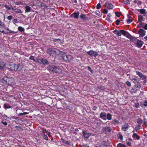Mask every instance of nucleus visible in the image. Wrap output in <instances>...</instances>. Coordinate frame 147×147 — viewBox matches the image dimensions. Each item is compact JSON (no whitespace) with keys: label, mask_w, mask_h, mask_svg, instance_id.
<instances>
[{"label":"nucleus","mask_w":147,"mask_h":147,"mask_svg":"<svg viewBox=\"0 0 147 147\" xmlns=\"http://www.w3.org/2000/svg\"><path fill=\"white\" fill-rule=\"evenodd\" d=\"M21 65L11 63H10L8 67V68L11 70L15 71H20L22 69Z\"/></svg>","instance_id":"1"},{"label":"nucleus","mask_w":147,"mask_h":147,"mask_svg":"<svg viewBox=\"0 0 147 147\" xmlns=\"http://www.w3.org/2000/svg\"><path fill=\"white\" fill-rule=\"evenodd\" d=\"M48 69L50 71L59 74H61L62 71L61 68L55 66H49Z\"/></svg>","instance_id":"2"},{"label":"nucleus","mask_w":147,"mask_h":147,"mask_svg":"<svg viewBox=\"0 0 147 147\" xmlns=\"http://www.w3.org/2000/svg\"><path fill=\"white\" fill-rule=\"evenodd\" d=\"M113 32L118 36H121L122 34L127 37H129L130 36L128 34V32L123 30H117L116 29L114 30Z\"/></svg>","instance_id":"3"},{"label":"nucleus","mask_w":147,"mask_h":147,"mask_svg":"<svg viewBox=\"0 0 147 147\" xmlns=\"http://www.w3.org/2000/svg\"><path fill=\"white\" fill-rule=\"evenodd\" d=\"M62 58L66 62H70L73 59V56L69 55H67L65 53H63L62 54Z\"/></svg>","instance_id":"4"},{"label":"nucleus","mask_w":147,"mask_h":147,"mask_svg":"<svg viewBox=\"0 0 147 147\" xmlns=\"http://www.w3.org/2000/svg\"><path fill=\"white\" fill-rule=\"evenodd\" d=\"M58 50L56 49H47V53L50 55L54 56L57 54Z\"/></svg>","instance_id":"5"},{"label":"nucleus","mask_w":147,"mask_h":147,"mask_svg":"<svg viewBox=\"0 0 147 147\" xmlns=\"http://www.w3.org/2000/svg\"><path fill=\"white\" fill-rule=\"evenodd\" d=\"M136 74L140 77V78H141L142 80H143L144 84L146 82V76L144 75L142 73L138 71H136Z\"/></svg>","instance_id":"6"},{"label":"nucleus","mask_w":147,"mask_h":147,"mask_svg":"<svg viewBox=\"0 0 147 147\" xmlns=\"http://www.w3.org/2000/svg\"><path fill=\"white\" fill-rule=\"evenodd\" d=\"M36 61L39 63H42L44 65L47 64L48 63V61L47 59L42 58L37 59Z\"/></svg>","instance_id":"7"},{"label":"nucleus","mask_w":147,"mask_h":147,"mask_svg":"<svg viewBox=\"0 0 147 147\" xmlns=\"http://www.w3.org/2000/svg\"><path fill=\"white\" fill-rule=\"evenodd\" d=\"M146 31L142 29H139L138 32V34H139L140 37H143L145 35Z\"/></svg>","instance_id":"8"},{"label":"nucleus","mask_w":147,"mask_h":147,"mask_svg":"<svg viewBox=\"0 0 147 147\" xmlns=\"http://www.w3.org/2000/svg\"><path fill=\"white\" fill-rule=\"evenodd\" d=\"M87 54L91 56H93L96 57L98 55V53L96 51H94L92 50H91L90 51L87 52Z\"/></svg>","instance_id":"9"},{"label":"nucleus","mask_w":147,"mask_h":147,"mask_svg":"<svg viewBox=\"0 0 147 147\" xmlns=\"http://www.w3.org/2000/svg\"><path fill=\"white\" fill-rule=\"evenodd\" d=\"M16 84L15 81L13 78H9V82H8V84L10 86H13Z\"/></svg>","instance_id":"10"},{"label":"nucleus","mask_w":147,"mask_h":147,"mask_svg":"<svg viewBox=\"0 0 147 147\" xmlns=\"http://www.w3.org/2000/svg\"><path fill=\"white\" fill-rule=\"evenodd\" d=\"M128 34L129 35V37L127 38H130V40L133 42L135 44L138 39L136 37L131 36V35L128 32Z\"/></svg>","instance_id":"11"},{"label":"nucleus","mask_w":147,"mask_h":147,"mask_svg":"<svg viewBox=\"0 0 147 147\" xmlns=\"http://www.w3.org/2000/svg\"><path fill=\"white\" fill-rule=\"evenodd\" d=\"M129 125L127 123H124L122 126V129L124 131H126L128 129Z\"/></svg>","instance_id":"12"},{"label":"nucleus","mask_w":147,"mask_h":147,"mask_svg":"<svg viewBox=\"0 0 147 147\" xmlns=\"http://www.w3.org/2000/svg\"><path fill=\"white\" fill-rule=\"evenodd\" d=\"M144 44V42L142 40H138L135 44L139 48L141 47Z\"/></svg>","instance_id":"13"},{"label":"nucleus","mask_w":147,"mask_h":147,"mask_svg":"<svg viewBox=\"0 0 147 147\" xmlns=\"http://www.w3.org/2000/svg\"><path fill=\"white\" fill-rule=\"evenodd\" d=\"M112 129L111 128L109 127H104L102 128V130L105 133L107 132H110Z\"/></svg>","instance_id":"14"},{"label":"nucleus","mask_w":147,"mask_h":147,"mask_svg":"<svg viewBox=\"0 0 147 147\" xmlns=\"http://www.w3.org/2000/svg\"><path fill=\"white\" fill-rule=\"evenodd\" d=\"M105 5L107 7V9H112L113 8V5L111 3L108 2H106L105 3Z\"/></svg>","instance_id":"15"},{"label":"nucleus","mask_w":147,"mask_h":147,"mask_svg":"<svg viewBox=\"0 0 147 147\" xmlns=\"http://www.w3.org/2000/svg\"><path fill=\"white\" fill-rule=\"evenodd\" d=\"M83 134V136H84V138H88V137L90 136L91 134L88 133L86 131H83L82 132Z\"/></svg>","instance_id":"16"},{"label":"nucleus","mask_w":147,"mask_h":147,"mask_svg":"<svg viewBox=\"0 0 147 147\" xmlns=\"http://www.w3.org/2000/svg\"><path fill=\"white\" fill-rule=\"evenodd\" d=\"M79 14V12H75L70 17H74L75 18L77 19L78 18V16Z\"/></svg>","instance_id":"17"},{"label":"nucleus","mask_w":147,"mask_h":147,"mask_svg":"<svg viewBox=\"0 0 147 147\" xmlns=\"http://www.w3.org/2000/svg\"><path fill=\"white\" fill-rule=\"evenodd\" d=\"M9 79V78L6 77H4L2 80V82L5 84H8Z\"/></svg>","instance_id":"18"},{"label":"nucleus","mask_w":147,"mask_h":147,"mask_svg":"<svg viewBox=\"0 0 147 147\" xmlns=\"http://www.w3.org/2000/svg\"><path fill=\"white\" fill-rule=\"evenodd\" d=\"M6 64L3 61H0V69H3L5 67Z\"/></svg>","instance_id":"19"},{"label":"nucleus","mask_w":147,"mask_h":147,"mask_svg":"<svg viewBox=\"0 0 147 147\" xmlns=\"http://www.w3.org/2000/svg\"><path fill=\"white\" fill-rule=\"evenodd\" d=\"M106 116V113L105 112H102L100 114V118L104 120H106L107 119Z\"/></svg>","instance_id":"20"},{"label":"nucleus","mask_w":147,"mask_h":147,"mask_svg":"<svg viewBox=\"0 0 147 147\" xmlns=\"http://www.w3.org/2000/svg\"><path fill=\"white\" fill-rule=\"evenodd\" d=\"M5 29L7 30V31H4V34H8L9 33H14L15 32L12 31L11 30H10L9 28H7L5 27Z\"/></svg>","instance_id":"21"},{"label":"nucleus","mask_w":147,"mask_h":147,"mask_svg":"<svg viewBox=\"0 0 147 147\" xmlns=\"http://www.w3.org/2000/svg\"><path fill=\"white\" fill-rule=\"evenodd\" d=\"M5 27L4 25H0V32L4 34V29H5Z\"/></svg>","instance_id":"22"},{"label":"nucleus","mask_w":147,"mask_h":147,"mask_svg":"<svg viewBox=\"0 0 147 147\" xmlns=\"http://www.w3.org/2000/svg\"><path fill=\"white\" fill-rule=\"evenodd\" d=\"M138 12H139L140 13L142 14H144L146 12V10L145 9H138Z\"/></svg>","instance_id":"23"},{"label":"nucleus","mask_w":147,"mask_h":147,"mask_svg":"<svg viewBox=\"0 0 147 147\" xmlns=\"http://www.w3.org/2000/svg\"><path fill=\"white\" fill-rule=\"evenodd\" d=\"M132 136L134 138H135V139H137V140H139L140 138V136H139L138 135H137L136 133L134 134H133Z\"/></svg>","instance_id":"24"},{"label":"nucleus","mask_w":147,"mask_h":147,"mask_svg":"<svg viewBox=\"0 0 147 147\" xmlns=\"http://www.w3.org/2000/svg\"><path fill=\"white\" fill-rule=\"evenodd\" d=\"M133 21V18L131 17H128L127 19L126 20V21L128 24L132 22Z\"/></svg>","instance_id":"25"},{"label":"nucleus","mask_w":147,"mask_h":147,"mask_svg":"<svg viewBox=\"0 0 147 147\" xmlns=\"http://www.w3.org/2000/svg\"><path fill=\"white\" fill-rule=\"evenodd\" d=\"M145 24V23H143L141 22H140L139 24L137 26V27L138 28H140V27H142L143 28L144 26V25Z\"/></svg>","instance_id":"26"},{"label":"nucleus","mask_w":147,"mask_h":147,"mask_svg":"<svg viewBox=\"0 0 147 147\" xmlns=\"http://www.w3.org/2000/svg\"><path fill=\"white\" fill-rule=\"evenodd\" d=\"M25 8L26 9V12H28L31 11L30 9H31V8L29 6H26Z\"/></svg>","instance_id":"27"},{"label":"nucleus","mask_w":147,"mask_h":147,"mask_svg":"<svg viewBox=\"0 0 147 147\" xmlns=\"http://www.w3.org/2000/svg\"><path fill=\"white\" fill-rule=\"evenodd\" d=\"M15 13H22V11L19 9L16 8L15 9V11H14Z\"/></svg>","instance_id":"28"},{"label":"nucleus","mask_w":147,"mask_h":147,"mask_svg":"<svg viewBox=\"0 0 147 147\" xmlns=\"http://www.w3.org/2000/svg\"><path fill=\"white\" fill-rule=\"evenodd\" d=\"M143 121L140 118H139L137 120V123L138 124V125H140L142 123Z\"/></svg>","instance_id":"29"},{"label":"nucleus","mask_w":147,"mask_h":147,"mask_svg":"<svg viewBox=\"0 0 147 147\" xmlns=\"http://www.w3.org/2000/svg\"><path fill=\"white\" fill-rule=\"evenodd\" d=\"M62 143L65 144V145H68L69 146L70 145L69 142L66 140H63Z\"/></svg>","instance_id":"30"},{"label":"nucleus","mask_w":147,"mask_h":147,"mask_svg":"<svg viewBox=\"0 0 147 147\" xmlns=\"http://www.w3.org/2000/svg\"><path fill=\"white\" fill-rule=\"evenodd\" d=\"M143 17L141 15H139L138 16V20L140 22H141L143 21Z\"/></svg>","instance_id":"31"},{"label":"nucleus","mask_w":147,"mask_h":147,"mask_svg":"<svg viewBox=\"0 0 147 147\" xmlns=\"http://www.w3.org/2000/svg\"><path fill=\"white\" fill-rule=\"evenodd\" d=\"M18 30L20 32H24V28L21 26H19L18 28Z\"/></svg>","instance_id":"32"},{"label":"nucleus","mask_w":147,"mask_h":147,"mask_svg":"<svg viewBox=\"0 0 147 147\" xmlns=\"http://www.w3.org/2000/svg\"><path fill=\"white\" fill-rule=\"evenodd\" d=\"M80 17L83 20H85L86 18V15L82 13L81 14L80 16Z\"/></svg>","instance_id":"33"},{"label":"nucleus","mask_w":147,"mask_h":147,"mask_svg":"<svg viewBox=\"0 0 147 147\" xmlns=\"http://www.w3.org/2000/svg\"><path fill=\"white\" fill-rule=\"evenodd\" d=\"M107 119L109 120H111L112 119V115H111L108 113L107 115Z\"/></svg>","instance_id":"34"},{"label":"nucleus","mask_w":147,"mask_h":147,"mask_svg":"<svg viewBox=\"0 0 147 147\" xmlns=\"http://www.w3.org/2000/svg\"><path fill=\"white\" fill-rule=\"evenodd\" d=\"M134 3H136L138 5H141L142 3V2L138 0H135L134 1Z\"/></svg>","instance_id":"35"},{"label":"nucleus","mask_w":147,"mask_h":147,"mask_svg":"<svg viewBox=\"0 0 147 147\" xmlns=\"http://www.w3.org/2000/svg\"><path fill=\"white\" fill-rule=\"evenodd\" d=\"M141 126L140 125H138L137 126L135 127V130L137 131L138 130H139L140 129Z\"/></svg>","instance_id":"36"},{"label":"nucleus","mask_w":147,"mask_h":147,"mask_svg":"<svg viewBox=\"0 0 147 147\" xmlns=\"http://www.w3.org/2000/svg\"><path fill=\"white\" fill-rule=\"evenodd\" d=\"M117 147H126V146L124 145L119 143L117 145Z\"/></svg>","instance_id":"37"},{"label":"nucleus","mask_w":147,"mask_h":147,"mask_svg":"<svg viewBox=\"0 0 147 147\" xmlns=\"http://www.w3.org/2000/svg\"><path fill=\"white\" fill-rule=\"evenodd\" d=\"M4 107L5 109L9 108H11V107L10 106L7 105H4Z\"/></svg>","instance_id":"38"},{"label":"nucleus","mask_w":147,"mask_h":147,"mask_svg":"<svg viewBox=\"0 0 147 147\" xmlns=\"http://www.w3.org/2000/svg\"><path fill=\"white\" fill-rule=\"evenodd\" d=\"M131 80L134 81V82L135 83H137L138 82V81L136 80V78L131 79Z\"/></svg>","instance_id":"39"},{"label":"nucleus","mask_w":147,"mask_h":147,"mask_svg":"<svg viewBox=\"0 0 147 147\" xmlns=\"http://www.w3.org/2000/svg\"><path fill=\"white\" fill-rule=\"evenodd\" d=\"M96 8L98 9H100L101 7V5L100 3L98 4L96 7Z\"/></svg>","instance_id":"40"},{"label":"nucleus","mask_w":147,"mask_h":147,"mask_svg":"<svg viewBox=\"0 0 147 147\" xmlns=\"http://www.w3.org/2000/svg\"><path fill=\"white\" fill-rule=\"evenodd\" d=\"M41 6L43 8H45L47 7L46 5L45 4H44L43 3H42L41 4Z\"/></svg>","instance_id":"41"},{"label":"nucleus","mask_w":147,"mask_h":147,"mask_svg":"<svg viewBox=\"0 0 147 147\" xmlns=\"http://www.w3.org/2000/svg\"><path fill=\"white\" fill-rule=\"evenodd\" d=\"M120 22V21L119 20H117L115 22L116 24L117 25H118L119 24Z\"/></svg>","instance_id":"42"},{"label":"nucleus","mask_w":147,"mask_h":147,"mask_svg":"<svg viewBox=\"0 0 147 147\" xmlns=\"http://www.w3.org/2000/svg\"><path fill=\"white\" fill-rule=\"evenodd\" d=\"M126 85L128 86H131V83L129 82V81H127L126 83Z\"/></svg>","instance_id":"43"},{"label":"nucleus","mask_w":147,"mask_h":147,"mask_svg":"<svg viewBox=\"0 0 147 147\" xmlns=\"http://www.w3.org/2000/svg\"><path fill=\"white\" fill-rule=\"evenodd\" d=\"M116 16L117 17H119L120 16V13L119 12H117L115 13Z\"/></svg>","instance_id":"44"},{"label":"nucleus","mask_w":147,"mask_h":147,"mask_svg":"<svg viewBox=\"0 0 147 147\" xmlns=\"http://www.w3.org/2000/svg\"><path fill=\"white\" fill-rule=\"evenodd\" d=\"M29 59L30 60H33L34 61H36L34 59V57L32 56H31L29 57Z\"/></svg>","instance_id":"45"},{"label":"nucleus","mask_w":147,"mask_h":147,"mask_svg":"<svg viewBox=\"0 0 147 147\" xmlns=\"http://www.w3.org/2000/svg\"><path fill=\"white\" fill-rule=\"evenodd\" d=\"M5 7L6 9L9 10L11 9V7H9L8 5H5Z\"/></svg>","instance_id":"46"},{"label":"nucleus","mask_w":147,"mask_h":147,"mask_svg":"<svg viewBox=\"0 0 147 147\" xmlns=\"http://www.w3.org/2000/svg\"><path fill=\"white\" fill-rule=\"evenodd\" d=\"M103 13L105 14H107L108 13V11L106 9H104L103 10Z\"/></svg>","instance_id":"47"},{"label":"nucleus","mask_w":147,"mask_h":147,"mask_svg":"<svg viewBox=\"0 0 147 147\" xmlns=\"http://www.w3.org/2000/svg\"><path fill=\"white\" fill-rule=\"evenodd\" d=\"M135 105L136 107L137 108H138L140 106L139 103L138 102H137L135 103Z\"/></svg>","instance_id":"48"},{"label":"nucleus","mask_w":147,"mask_h":147,"mask_svg":"<svg viewBox=\"0 0 147 147\" xmlns=\"http://www.w3.org/2000/svg\"><path fill=\"white\" fill-rule=\"evenodd\" d=\"M63 106L64 107L67 108L68 107V106L65 103V102H64V103H63Z\"/></svg>","instance_id":"49"},{"label":"nucleus","mask_w":147,"mask_h":147,"mask_svg":"<svg viewBox=\"0 0 147 147\" xmlns=\"http://www.w3.org/2000/svg\"><path fill=\"white\" fill-rule=\"evenodd\" d=\"M44 138L45 139L48 140V137L47 135L44 134Z\"/></svg>","instance_id":"50"},{"label":"nucleus","mask_w":147,"mask_h":147,"mask_svg":"<svg viewBox=\"0 0 147 147\" xmlns=\"http://www.w3.org/2000/svg\"><path fill=\"white\" fill-rule=\"evenodd\" d=\"M12 16H9L7 17V18L9 20H11L12 19Z\"/></svg>","instance_id":"51"},{"label":"nucleus","mask_w":147,"mask_h":147,"mask_svg":"<svg viewBox=\"0 0 147 147\" xmlns=\"http://www.w3.org/2000/svg\"><path fill=\"white\" fill-rule=\"evenodd\" d=\"M143 28H144V29L145 30L147 29V24H146L145 23V24L144 25V26Z\"/></svg>","instance_id":"52"},{"label":"nucleus","mask_w":147,"mask_h":147,"mask_svg":"<svg viewBox=\"0 0 147 147\" xmlns=\"http://www.w3.org/2000/svg\"><path fill=\"white\" fill-rule=\"evenodd\" d=\"M119 136H118V137L119 138L121 139V140H122L123 138V137L122 135H121V134H119Z\"/></svg>","instance_id":"53"},{"label":"nucleus","mask_w":147,"mask_h":147,"mask_svg":"<svg viewBox=\"0 0 147 147\" xmlns=\"http://www.w3.org/2000/svg\"><path fill=\"white\" fill-rule=\"evenodd\" d=\"M113 122L114 123H119V121L117 119H115L113 121Z\"/></svg>","instance_id":"54"},{"label":"nucleus","mask_w":147,"mask_h":147,"mask_svg":"<svg viewBox=\"0 0 147 147\" xmlns=\"http://www.w3.org/2000/svg\"><path fill=\"white\" fill-rule=\"evenodd\" d=\"M5 24L4 22H2V21L0 20V25H4Z\"/></svg>","instance_id":"55"},{"label":"nucleus","mask_w":147,"mask_h":147,"mask_svg":"<svg viewBox=\"0 0 147 147\" xmlns=\"http://www.w3.org/2000/svg\"><path fill=\"white\" fill-rule=\"evenodd\" d=\"M46 133H47L48 135L49 136V137L51 136L50 135L51 133L48 131H46Z\"/></svg>","instance_id":"56"},{"label":"nucleus","mask_w":147,"mask_h":147,"mask_svg":"<svg viewBox=\"0 0 147 147\" xmlns=\"http://www.w3.org/2000/svg\"><path fill=\"white\" fill-rule=\"evenodd\" d=\"M1 123L5 125H7V123L6 122H4L3 121H1Z\"/></svg>","instance_id":"57"},{"label":"nucleus","mask_w":147,"mask_h":147,"mask_svg":"<svg viewBox=\"0 0 147 147\" xmlns=\"http://www.w3.org/2000/svg\"><path fill=\"white\" fill-rule=\"evenodd\" d=\"M125 3L126 4H128L129 3V1L128 0H126L125 1Z\"/></svg>","instance_id":"58"},{"label":"nucleus","mask_w":147,"mask_h":147,"mask_svg":"<svg viewBox=\"0 0 147 147\" xmlns=\"http://www.w3.org/2000/svg\"><path fill=\"white\" fill-rule=\"evenodd\" d=\"M97 109V107L96 106H94L93 107V110L95 111Z\"/></svg>","instance_id":"59"},{"label":"nucleus","mask_w":147,"mask_h":147,"mask_svg":"<svg viewBox=\"0 0 147 147\" xmlns=\"http://www.w3.org/2000/svg\"><path fill=\"white\" fill-rule=\"evenodd\" d=\"M144 105L145 106H147V102H144Z\"/></svg>","instance_id":"60"},{"label":"nucleus","mask_w":147,"mask_h":147,"mask_svg":"<svg viewBox=\"0 0 147 147\" xmlns=\"http://www.w3.org/2000/svg\"><path fill=\"white\" fill-rule=\"evenodd\" d=\"M18 20L17 19H13V21L15 22H16Z\"/></svg>","instance_id":"61"},{"label":"nucleus","mask_w":147,"mask_h":147,"mask_svg":"<svg viewBox=\"0 0 147 147\" xmlns=\"http://www.w3.org/2000/svg\"><path fill=\"white\" fill-rule=\"evenodd\" d=\"M23 113L24 115L28 114L29 113L27 112H23Z\"/></svg>","instance_id":"62"},{"label":"nucleus","mask_w":147,"mask_h":147,"mask_svg":"<svg viewBox=\"0 0 147 147\" xmlns=\"http://www.w3.org/2000/svg\"><path fill=\"white\" fill-rule=\"evenodd\" d=\"M88 68L89 70L90 71L92 72V70H91V68L89 66H88Z\"/></svg>","instance_id":"63"},{"label":"nucleus","mask_w":147,"mask_h":147,"mask_svg":"<svg viewBox=\"0 0 147 147\" xmlns=\"http://www.w3.org/2000/svg\"><path fill=\"white\" fill-rule=\"evenodd\" d=\"M72 2L73 3H76L77 2L76 0H72Z\"/></svg>","instance_id":"64"}]
</instances>
